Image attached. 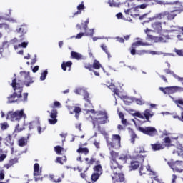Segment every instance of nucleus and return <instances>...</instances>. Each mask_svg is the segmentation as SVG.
I'll return each instance as SVG.
<instances>
[{
	"mask_svg": "<svg viewBox=\"0 0 183 183\" xmlns=\"http://www.w3.org/2000/svg\"><path fill=\"white\" fill-rule=\"evenodd\" d=\"M34 177H39L41 175V170H39V164L36 163L34 165Z\"/></svg>",
	"mask_w": 183,
	"mask_h": 183,
	"instance_id": "29",
	"label": "nucleus"
},
{
	"mask_svg": "<svg viewBox=\"0 0 183 183\" xmlns=\"http://www.w3.org/2000/svg\"><path fill=\"white\" fill-rule=\"evenodd\" d=\"M144 45H147V44L143 43L141 41H137L132 44V48L135 49V48H138V46H144Z\"/></svg>",
	"mask_w": 183,
	"mask_h": 183,
	"instance_id": "36",
	"label": "nucleus"
},
{
	"mask_svg": "<svg viewBox=\"0 0 183 183\" xmlns=\"http://www.w3.org/2000/svg\"><path fill=\"white\" fill-rule=\"evenodd\" d=\"M22 81L19 80L18 82L16 81V78H14L12 80L11 84L14 93H16V95H22V92H24V86H22Z\"/></svg>",
	"mask_w": 183,
	"mask_h": 183,
	"instance_id": "8",
	"label": "nucleus"
},
{
	"mask_svg": "<svg viewBox=\"0 0 183 183\" xmlns=\"http://www.w3.org/2000/svg\"><path fill=\"white\" fill-rule=\"evenodd\" d=\"M100 48H102V51H104V52L107 54L109 59V58H111V53H109V51H108V46H107V45L103 44H101Z\"/></svg>",
	"mask_w": 183,
	"mask_h": 183,
	"instance_id": "38",
	"label": "nucleus"
},
{
	"mask_svg": "<svg viewBox=\"0 0 183 183\" xmlns=\"http://www.w3.org/2000/svg\"><path fill=\"white\" fill-rule=\"evenodd\" d=\"M1 130L5 131V129H8L9 128V124H8V122H4L1 124Z\"/></svg>",
	"mask_w": 183,
	"mask_h": 183,
	"instance_id": "52",
	"label": "nucleus"
},
{
	"mask_svg": "<svg viewBox=\"0 0 183 183\" xmlns=\"http://www.w3.org/2000/svg\"><path fill=\"white\" fill-rule=\"evenodd\" d=\"M112 179L114 182H124L125 181V175L123 173H117V172H113V176Z\"/></svg>",
	"mask_w": 183,
	"mask_h": 183,
	"instance_id": "13",
	"label": "nucleus"
},
{
	"mask_svg": "<svg viewBox=\"0 0 183 183\" xmlns=\"http://www.w3.org/2000/svg\"><path fill=\"white\" fill-rule=\"evenodd\" d=\"M136 104H137V105H144V104H145V102H144V100L141 99H137Z\"/></svg>",
	"mask_w": 183,
	"mask_h": 183,
	"instance_id": "59",
	"label": "nucleus"
},
{
	"mask_svg": "<svg viewBox=\"0 0 183 183\" xmlns=\"http://www.w3.org/2000/svg\"><path fill=\"white\" fill-rule=\"evenodd\" d=\"M109 120L108 119V114L106 112L99 111L98 112L97 117L92 118V124L94 128L98 125H104L105 124H108Z\"/></svg>",
	"mask_w": 183,
	"mask_h": 183,
	"instance_id": "3",
	"label": "nucleus"
},
{
	"mask_svg": "<svg viewBox=\"0 0 183 183\" xmlns=\"http://www.w3.org/2000/svg\"><path fill=\"white\" fill-rule=\"evenodd\" d=\"M4 144L6 147H14V139H12V136L11 134H8L4 139Z\"/></svg>",
	"mask_w": 183,
	"mask_h": 183,
	"instance_id": "21",
	"label": "nucleus"
},
{
	"mask_svg": "<svg viewBox=\"0 0 183 183\" xmlns=\"http://www.w3.org/2000/svg\"><path fill=\"white\" fill-rule=\"evenodd\" d=\"M137 2H140L139 5L135 6L136 9H147L148 6H154V5H173L174 9H178V14H181V8H182V3L180 1H176L173 2H164L162 1L158 0H137Z\"/></svg>",
	"mask_w": 183,
	"mask_h": 183,
	"instance_id": "1",
	"label": "nucleus"
},
{
	"mask_svg": "<svg viewBox=\"0 0 183 183\" xmlns=\"http://www.w3.org/2000/svg\"><path fill=\"white\" fill-rule=\"evenodd\" d=\"M0 29H5V31H8V29H9V24H6V23L0 24Z\"/></svg>",
	"mask_w": 183,
	"mask_h": 183,
	"instance_id": "50",
	"label": "nucleus"
},
{
	"mask_svg": "<svg viewBox=\"0 0 183 183\" xmlns=\"http://www.w3.org/2000/svg\"><path fill=\"white\" fill-rule=\"evenodd\" d=\"M66 156H63L61 157H57L55 160L56 164H60L61 165H64L65 162H66Z\"/></svg>",
	"mask_w": 183,
	"mask_h": 183,
	"instance_id": "30",
	"label": "nucleus"
},
{
	"mask_svg": "<svg viewBox=\"0 0 183 183\" xmlns=\"http://www.w3.org/2000/svg\"><path fill=\"white\" fill-rule=\"evenodd\" d=\"M78 11H83V9H85V5H84V1L81 3L79 6H77Z\"/></svg>",
	"mask_w": 183,
	"mask_h": 183,
	"instance_id": "57",
	"label": "nucleus"
},
{
	"mask_svg": "<svg viewBox=\"0 0 183 183\" xmlns=\"http://www.w3.org/2000/svg\"><path fill=\"white\" fill-rule=\"evenodd\" d=\"M134 117H137V118H141L142 119H145L144 115H142L140 112H138L134 113Z\"/></svg>",
	"mask_w": 183,
	"mask_h": 183,
	"instance_id": "58",
	"label": "nucleus"
},
{
	"mask_svg": "<svg viewBox=\"0 0 183 183\" xmlns=\"http://www.w3.org/2000/svg\"><path fill=\"white\" fill-rule=\"evenodd\" d=\"M83 97H84V101H86L90 105H92V107H93L92 104L91 103V97H89V93H88V92L86 90L84 92Z\"/></svg>",
	"mask_w": 183,
	"mask_h": 183,
	"instance_id": "34",
	"label": "nucleus"
},
{
	"mask_svg": "<svg viewBox=\"0 0 183 183\" xmlns=\"http://www.w3.org/2000/svg\"><path fill=\"white\" fill-rule=\"evenodd\" d=\"M24 129H25V128L19 127V124H18L15 127V129L13 134H18V132H21V131H24Z\"/></svg>",
	"mask_w": 183,
	"mask_h": 183,
	"instance_id": "46",
	"label": "nucleus"
},
{
	"mask_svg": "<svg viewBox=\"0 0 183 183\" xmlns=\"http://www.w3.org/2000/svg\"><path fill=\"white\" fill-rule=\"evenodd\" d=\"M94 164L98 165L99 164H101V161L97 160V158L95 157H91L89 161L87 162V165H89V167H91V165H94Z\"/></svg>",
	"mask_w": 183,
	"mask_h": 183,
	"instance_id": "32",
	"label": "nucleus"
},
{
	"mask_svg": "<svg viewBox=\"0 0 183 183\" xmlns=\"http://www.w3.org/2000/svg\"><path fill=\"white\" fill-rule=\"evenodd\" d=\"M174 103L176 105H177L178 108L182 111L181 112V117H180V121L183 122V100L182 99H177L174 100ZM182 105V106H181Z\"/></svg>",
	"mask_w": 183,
	"mask_h": 183,
	"instance_id": "19",
	"label": "nucleus"
},
{
	"mask_svg": "<svg viewBox=\"0 0 183 183\" xmlns=\"http://www.w3.org/2000/svg\"><path fill=\"white\" fill-rule=\"evenodd\" d=\"M54 151L57 154V155H61V153L62 152V151H64V149L61 146L57 145L54 147Z\"/></svg>",
	"mask_w": 183,
	"mask_h": 183,
	"instance_id": "43",
	"label": "nucleus"
},
{
	"mask_svg": "<svg viewBox=\"0 0 183 183\" xmlns=\"http://www.w3.org/2000/svg\"><path fill=\"white\" fill-rule=\"evenodd\" d=\"M15 164H18V158L11 159L9 160V163L4 164V168H6L7 169H9L13 165H15Z\"/></svg>",
	"mask_w": 183,
	"mask_h": 183,
	"instance_id": "25",
	"label": "nucleus"
},
{
	"mask_svg": "<svg viewBox=\"0 0 183 183\" xmlns=\"http://www.w3.org/2000/svg\"><path fill=\"white\" fill-rule=\"evenodd\" d=\"M130 130V137H131V142L132 144L135 143V139L137 138V134H135V132L131 128L129 129Z\"/></svg>",
	"mask_w": 183,
	"mask_h": 183,
	"instance_id": "39",
	"label": "nucleus"
},
{
	"mask_svg": "<svg viewBox=\"0 0 183 183\" xmlns=\"http://www.w3.org/2000/svg\"><path fill=\"white\" fill-rule=\"evenodd\" d=\"M169 91L170 94L177 92H183V88L177 86H169Z\"/></svg>",
	"mask_w": 183,
	"mask_h": 183,
	"instance_id": "20",
	"label": "nucleus"
},
{
	"mask_svg": "<svg viewBox=\"0 0 183 183\" xmlns=\"http://www.w3.org/2000/svg\"><path fill=\"white\" fill-rule=\"evenodd\" d=\"M68 68V71H71V69L72 68V61H69L67 62L64 61L61 64V69L63 71H66V69Z\"/></svg>",
	"mask_w": 183,
	"mask_h": 183,
	"instance_id": "22",
	"label": "nucleus"
},
{
	"mask_svg": "<svg viewBox=\"0 0 183 183\" xmlns=\"http://www.w3.org/2000/svg\"><path fill=\"white\" fill-rule=\"evenodd\" d=\"M109 4L110 6H112H112H114V7L119 6V5L117 3H115V1H109Z\"/></svg>",
	"mask_w": 183,
	"mask_h": 183,
	"instance_id": "62",
	"label": "nucleus"
},
{
	"mask_svg": "<svg viewBox=\"0 0 183 183\" xmlns=\"http://www.w3.org/2000/svg\"><path fill=\"white\" fill-rule=\"evenodd\" d=\"M47 75H48V71L47 70L44 71V72L41 74V76H40L41 81H45Z\"/></svg>",
	"mask_w": 183,
	"mask_h": 183,
	"instance_id": "49",
	"label": "nucleus"
},
{
	"mask_svg": "<svg viewBox=\"0 0 183 183\" xmlns=\"http://www.w3.org/2000/svg\"><path fill=\"white\" fill-rule=\"evenodd\" d=\"M71 58H73V59H76L77 61H81V59H84L82 54H81L76 51H71Z\"/></svg>",
	"mask_w": 183,
	"mask_h": 183,
	"instance_id": "26",
	"label": "nucleus"
},
{
	"mask_svg": "<svg viewBox=\"0 0 183 183\" xmlns=\"http://www.w3.org/2000/svg\"><path fill=\"white\" fill-rule=\"evenodd\" d=\"M159 90H160L162 92H163V94H167L168 95L170 94V93H169V86L165 87V88H164V87H160V88H159Z\"/></svg>",
	"mask_w": 183,
	"mask_h": 183,
	"instance_id": "47",
	"label": "nucleus"
},
{
	"mask_svg": "<svg viewBox=\"0 0 183 183\" xmlns=\"http://www.w3.org/2000/svg\"><path fill=\"white\" fill-rule=\"evenodd\" d=\"M164 72L165 74H170V75H172L174 78H175V79H178V77L177 76H179L175 74V73H174V71H171L169 69H164Z\"/></svg>",
	"mask_w": 183,
	"mask_h": 183,
	"instance_id": "44",
	"label": "nucleus"
},
{
	"mask_svg": "<svg viewBox=\"0 0 183 183\" xmlns=\"http://www.w3.org/2000/svg\"><path fill=\"white\" fill-rule=\"evenodd\" d=\"M76 152L79 154H84L85 155H88L89 154V149L87 147H79L77 150Z\"/></svg>",
	"mask_w": 183,
	"mask_h": 183,
	"instance_id": "31",
	"label": "nucleus"
},
{
	"mask_svg": "<svg viewBox=\"0 0 183 183\" xmlns=\"http://www.w3.org/2000/svg\"><path fill=\"white\" fill-rule=\"evenodd\" d=\"M5 179V171L4 169L0 170V181Z\"/></svg>",
	"mask_w": 183,
	"mask_h": 183,
	"instance_id": "55",
	"label": "nucleus"
},
{
	"mask_svg": "<svg viewBox=\"0 0 183 183\" xmlns=\"http://www.w3.org/2000/svg\"><path fill=\"white\" fill-rule=\"evenodd\" d=\"M34 128H35V122H31L30 123H29V129H34Z\"/></svg>",
	"mask_w": 183,
	"mask_h": 183,
	"instance_id": "63",
	"label": "nucleus"
},
{
	"mask_svg": "<svg viewBox=\"0 0 183 183\" xmlns=\"http://www.w3.org/2000/svg\"><path fill=\"white\" fill-rule=\"evenodd\" d=\"M164 12H166L165 16L167 17V19L169 21H172V19H174L175 16H177V14L175 13V12H179V9H175V10H173L170 12H168V11H164Z\"/></svg>",
	"mask_w": 183,
	"mask_h": 183,
	"instance_id": "16",
	"label": "nucleus"
},
{
	"mask_svg": "<svg viewBox=\"0 0 183 183\" xmlns=\"http://www.w3.org/2000/svg\"><path fill=\"white\" fill-rule=\"evenodd\" d=\"M163 141L166 147H169V145H171V138L165 137Z\"/></svg>",
	"mask_w": 183,
	"mask_h": 183,
	"instance_id": "51",
	"label": "nucleus"
},
{
	"mask_svg": "<svg viewBox=\"0 0 183 183\" xmlns=\"http://www.w3.org/2000/svg\"><path fill=\"white\" fill-rule=\"evenodd\" d=\"M8 104H21V102H26L28 101V93H24L23 94V98L22 95L16 94V93H13L12 94H10L8 97Z\"/></svg>",
	"mask_w": 183,
	"mask_h": 183,
	"instance_id": "4",
	"label": "nucleus"
},
{
	"mask_svg": "<svg viewBox=\"0 0 183 183\" xmlns=\"http://www.w3.org/2000/svg\"><path fill=\"white\" fill-rule=\"evenodd\" d=\"M85 91L86 90L83 89H76L75 92L77 94V95H84Z\"/></svg>",
	"mask_w": 183,
	"mask_h": 183,
	"instance_id": "53",
	"label": "nucleus"
},
{
	"mask_svg": "<svg viewBox=\"0 0 183 183\" xmlns=\"http://www.w3.org/2000/svg\"><path fill=\"white\" fill-rule=\"evenodd\" d=\"M84 35L86 36H94V29H89V31H86L85 33H79L76 36V39H81Z\"/></svg>",
	"mask_w": 183,
	"mask_h": 183,
	"instance_id": "18",
	"label": "nucleus"
},
{
	"mask_svg": "<svg viewBox=\"0 0 183 183\" xmlns=\"http://www.w3.org/2000/svg\"><path fill=\"white\" fill-rule=\"evenodd\" d=\"M25 119L26 118V114L24 112V110H16V112H9L6 115V119H10V121L15 122L19 121L21 119Z\"/></svg>",
	"mask_w": 183,
	"mask_h": 183,
	"instance_id": "6",
	"label": "nucleus"
},
{
	"mask_svg": "<svg viewBox=\"0 0 183 183\" xmlns=\"http://www.w3.org/2000/svg\"><path fill=\"white\" fill-rule=\"evenodd\" d=\"M139 152H137L136 156L133 157V160L130 162L129 168L132 171H135V169H138L139 168L140 163L144 162L145 161V158H147V155L145 154H145L147 151H145V149L143 147H139Z\"/></svg>",
	"mask_w": 183,
	"mask_h": 183,
	"instance_id": "2",
	"label": "nucleus"
},
{
	"mask_svg": "<svg viewBox=\"0 0 183 183\" xmlns=\"http://www.w3.org/2000/svg\"><path fill=\"white\" fill-rule=\"evenodd\" d=\"M174 52H176V54H177V55H179V56H183V51L182 50H178V49H175Z\"/></svg>",
	"mask_w": 183,
	"mask_h": 183,
	"instance_id": "64",
	"label": "nucleus"
},
{
	"mask_svg": "<svg viewBox=\"0 0 183 183\" xmlns=\"http://www.w3.org/2000/svg\"><path fill=\"white\" fill-rule=\"evenodd\" d=\"M84 66L85 69H88V71H92V64L91 63H84Z\"/></svg>",
	"mask_w": 183,
	"mask_h": 183,
	"instance_id": "48",
	"label": "nucleus"
},
{
	"mask_svg": "<svg viewBox=\"0 0 183 183\" xmlns=\"http://www.w3.org/2000/svg\"><path fill=\"white\" fill-rule=\"evenodd\" d=\"M101 63H99V61L98 60H94L93 64H92V69H101Z\"/></svg>",
	"mask_w": 183,
	"mask_h": 183,
	"instance_id": "37",
	"label": "nucleus"
},
{
	"mask_svg": "<svg viewBox=\"0 0 183 183\" xmlns=\"http://www.w3.org/2000/svg\"><path fill=\"white\" fill-rule=\"evenodd\" d=\"M28 144V139H25V137H21L18 141L19 147H25Z\"/></svg>",
	"mask_w": 183,
	"mask_h": 183,
	"instance_id": "33",
	"label": "nucleus"
},
{
	"mask_svg": "<svg viewBox=\"0 0 183 183\" xmlns=\"http://www.w3.org/2000/svg\"><path fill=\"white\" fill-rule=\"evenodd\" d=\"M88 169H89V167L86 168V169L84 171V172L80 174V177L83 179H86V174H85V172H86V171H88Z\"/></svg>",
	"mask_w": 183,
	"mask_h": 183,
	"instance_id": "54",
	"label": "nucleus"
},
{
	"mask_svg": "<svg viewBox=\"0 0 183 183\" xmlns=\"http://www.w3.org/2000/svg\"><path fill=\"white\" fill-rule=\"evenodd\" d=\"M88 24H89V21L88 20H86L85 23H81V25H83L84 31H86V29H88Z\"/></svg>",
	"mask_w": 183,
	"mask_h": 183,
	"instance_id": "56",
	"label": "nucleus"
},
{
	"mask_svg": "<svg viewBox=\"0 0 183 183\" xmlns=\"http://www.w3.org/2000/svg\"><path fill=\"white\" fill-rule=\"evenodd\" d=\"M16 32L21 34V35H25V34H26V27L21 26L19 29H16Z\"/></svg>",
	"mask_w": 183,
	"mask_h": 183,
	"instance_id": "40",
	"label": "nucleus"
},
{
	"mask_svg": "<svg viewBox=\"0 0 183 183\" xmlns=\"http://www.w3.org/2000/svg\"><path fill=\"white\" fill-rule=\"evenodd\" d=\"M109 88L112 92H114V95H119V91L117 87H115V85H110L109 86Z\"/></svg>",
	"mask_w": 183,
	"mask_h": 183,
	"instance_id": "42",
	"label": "nucleus"
},
{
	"mask_svg": "<svg viewBox=\"0 0 183 183\" xmlns=\"http://www.w3.org/2000/svg\"><path fill=\"white\" fill-rule=\"evenodd\" d=\"M93 170L95 174H99V175H102L103 169L102 166L101 165V163L99 164H97L93 167Z\"/></svg>",
	"mask_w": 183,
	"mask_h": 183,
	"instance_id": "28",
	"label": "nucleus"
},
{
	"mask_svg": "<svg viewBox=\"0 0 183 183\" xmlns=\"http://www.w3.org/2000/svg\"><path fill=\"white\" fill-rule=\"evenodd\" d=\"M151 147L153 151H161L165 148V145L162 144H152Z\"/></svg>",
	"mask_w": 183,
	"mask_h": 183,
	"instance_id": "24",
	"label": "nucleus"
},
{
	"mask_svg": "<svg viewBox=\"0 0 183 183\" xmlns=\"http://www.w3.org/2000/svg\"><path fill=\"white\" fill-rule=\"evenodd\" d=\"M107 147L111 149H119L121 148V136L119 134H112L111 141H107Z\"/></svg>",
	"mask_w": 183,
	"mask_h": 183,
	"instance_id": "5",
	"label": "nucleus"
},
{
	"mask_svg": "<svg viewBox=\"0 0 183 183\" xmlns=\"http://www.w3.org/2000/svg\"><path fill=\"white\" fill-rule=\"evenodd\" d=\"M168 39H169V36H162L160 37L157 38V42H167Z\"/></svg>",
	"mask_w": 183,
	"mask_h": 183,
	"instance_id": "35",
	"label": "nucleus"
},
{
	"mask_svg": "<svg viewBox=\"0 0 183 183\" xmlns=\"http://www.w3.org/2000/svg\"><path fill=\"white\" fill-rule=\"evenodd\" d=\"M47 112L50 114V118H51L48 119L49 124L51 125H55V124L58 122V119H56L58 118V110L52 109L51 112L48 110Z\"/></svg>",
	"mask_w": 183,
	"mask_h": 183,
	"instance_id": "10",
	"label": "nucleus"
},
{
	"mask_svg": "<svg viewBox=\"0 0 183 183\" xmlns=\"http://www.w3.org/2000/svg\"><path fill=\"white\" fill-rule=\"evenodd\" d=\"M49 178L50 181H52L54 183H60L62 182V179L65 178V174H51Z\"/></svg>",
	"mask_w": 183,
	"mask_h": 183,
	"instance_id": "15",
	"label": "nucleus"
},
{
	"mask_svg": "<svg viewBox=\"0 0 183 183\" xmlns=\"http://www.w3.org/2000/svg\"><path fill=\"white\" fill-rule=\"evenodd\" d=\"M167 14V12H162V13H159L157 14H156L154 16V19H162V18H164V16H165V14Z\"/></svg>",
	"mask_w": 183,
	"mask_h": 183,
	"instance_id": "45",
	"label": "nucleus"
},
{
	"mask_svg": "<svg viewBox=\"0 0 183 183\" xmlns=\"http://www.w3.org/2000/svg\"><path fill=\"white\" fill-rule=\"evenodd\" d=\"M139 131L144 134L145 135H149V137H155L158 134V131L155 127H139Z\"/></svg>",
	"mask_w": 183,
	"mask_h": 183,
	"instance_id": "9",
	"label": "nucleus"
},
{
	"mask_svg": "<svg viewBox=\"0 0 183 183\" xmlns=\"http://www.w3.org/2000/svg\"><path fill=\"white\" fill-rule=\"evenodd\" d=\"M143 115L147 121H149V118H152V117H154V113H152L150 109H147L144 112Z\"/></svg>",
	"mask_w": 183,
	"mask_h": 183,
	"instance_id": "23",
	"label": "nucleus"
},
{
	"mask_svg": "<svg viewBox=\"0 0 183 183\" xmlns=\"http://www.w3.org/2000/svg\"><path fill=\"white\" fill-rule=\"evenodd\" d=\"M109 154L111 159V169H117V168H118V169H122V168H124V166H122V164H119V163L117 162V158L119 157V153L111 149Z\"/></svg>",
	"mask_w": 183,
	"mask_h": 183,
	"instance_id": "7",
	"label": "nucleus"
},
{
	"mask_svg": "<svg viewBox=\"0 0 183 183\" xmlns=\"http://www.w3.org/2000/svg\"><path fill=\"white\" fill-rule=\"evenodd\" d=\"M128 159H129V156L128 154H122L119 157V161H120L122 164H127V161H128Z\"/></svg>",
	"mask_w": 183,
	"mask_h": 183,
	"instance_id": "27",
	"label": "nucleus"
},
{
	"mask_svg": "<svg viewBox=\"0 0 183 183\" xmlns=\"http://www.w3.org/2000/svg\"><path fill=\"white\" fill-rule=\"evenodd\" d=\"M152 28L154 29V32H161L162 31V23L154 22L152 24Z\"/></svg>",
	"mask_w": 183,
	"mask_h": 183,
	"instance_id": "17",
	"label": "nucleus"
},
{
	"mask_svg": "<svg viewBox=\"0 0 183 183\" xmlns=\"http://www.w3.org/2000/svg\"><path fill=\"white\" fill-rule=\"evenodd\" d=\"M170 167L173 171L177 172H182L183 171V162L182 161H176L170 164Z\"/></svg>",
	"mask_w": 183,
	"mask_h": 183,
	"instance_id": "12",
	"label": "nucleus"
},
{
	"mask_svg": "<svg viewBox=\"0 0 183 183\" xmlns=\"http://www.w3.org/2000/svg\"><path fill=\"white\" fill-rule=\"evenodd\" d=\"M19 48H26L28 46V42H22L18 45Z\"/></svg>",
	"mask_w": 183,
	"mask_h": 183,
	"instance_id": "61",
	"label": "nucleus"
},
{
	"mask_svg": "<svg viewBox=\"0 0 183 183\" xmlns=\"http://www.w3.org/2000/svg\"><path fill=\"white\" fill-rule=\"evenodd\" d=\"M68 109L71 114L74 113L75 114V117L76 118V119H79V115L81 112H82V109H81V107L72 106V107H69Z\"/></svg>",
	"mask_w": 183,
	"mask_h": 183,
	"instance_id": "14",
	"label": "nucleus"
},
{
	"mask_svg": "<svg viewBox=\"0 0 183 183\" xmlns=\"http://www.w3.org/2000/svg\"><path fill=\"white\" fill-rule=\"evenodd\" d=\"M99 177H101V174L98 173H93L91 177V179L93 182H97V179H99Z\"/></svg>",
	"mask_w": 183,
	"mask_h": 183,
	"instance_id": "41",
	"label": "nucleus"
},
{
	"mask_svg": "<svg viewBox=\"0 0 183 183\" xmlns=\"http://www.w3.org/2000/svg\"><path fill=\"white\" fill-rule=\"evenodd\" d=\"M21 76L24 78V84L27 87L31 86V84H34V80L31 78V75L29 74V71H21Z\"/></svg>",
	"mask_w": 183,
	"mask_h": 183,
	"instance_id": "11",
	"label": "nucleus"
},
{
	"mask_svg": "<svg viewBox=\"0 0 183 183\" xmlns=\"http://www.w3.org/2000/svg\"><path fill=\"white\" fill-rule=\"evenodd\" d=\"M93 144H94V147H96V148H97V149H99V148H101V143L95 140Z\"/></svg>",
	"mask_w": 183,
	"mask_h": 183,
	"instance_id": "60",
	"label": "nucleus"
}]
</instances>
